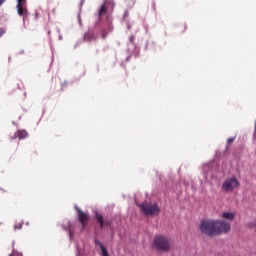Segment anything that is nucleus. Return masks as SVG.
Here are the masks:
<instances>
[{
	"label": "nucleus",
	"instance_id": "f257e3e1",
	"mask_svg": "<svg viewBox=\"0 0 256 256\" xmlns=\"http://www.w3.org/2000/svg\"><path fill=\"white\" fill-rule=\"evenodd\" d=\"M153 246L158 251L168 252L171 249L172 242L169 238L165 236L157 235L154 238Z\"/></svg>",
	"mask_w": 256,
	"mask_h": 256
},
{
	"label": "nucleus",
	"instance_id": "f03ea898",
	"mask_svg": "<svg viewBox=\"0 0 256 256\" xmlns=\"http://www.w3.org/2000/svg\"><path fill=\"white\" fill-rule=\"evenodd\" d=\"M200 231L208 237L216 236V220H203L199 225Z\"/></svg>",
	"mask_w": 256,
	"mask_h": 256
},
{
	"label": "nucleus",
	"instance_id": "7ed1b4c3",
	"mask_svg": "<svg viewBox=\"0 0 256 256\" xmlns=\"http://www.w3.org/2000/svg\"><path fill=\"white\" fill-rule=\"evenodd\" d=\"M139 207L146 216H154L160 213V208L156 203L144 202Z\"/></svg>",
	"mask_w": 256,
	"mask_h": 256
},
{
	"label": "nucleus",
	"instance_id": "20e7f679",
	"mask_svg": "<svg viewBox=\"0 0 256 256\" xmlns=\"http://www.w3.org/2000/svg\"><path fill=\"white\" fill-rule=\"evenodd\" d=\"M240 183L236 177L227 178L222 184V190L225 192H232L234 189L239 187Z\"/></svg>",
	"mask_w": 256,
	"mask_h": 256
},
{
	"label": "nucleus",
	"instance_id": "39448f33",
	"mask_svg": "<svg viewBox=\"0 0 256 256\" xmlns=\"http://www.w3.org/2000/svg\"><path fill=\"white\" fill-rule=\"evenodd\" d=\"M216 236L226 234L231 230V225L224 220H215Z\"/></svg>",
	"mask_w": 256,
	"mask_h": 256
},
{
	"label": "nucleus",
	"instance_id": "423d86ee",
	"mask_svg": "<svg viewBox=\"0 0 256 256\" xmlns=\"http://www.w3.org/2000/svg\"><path fill=\"white\" fill-rule=\"evenodd\" d=\"M17 12L19 16H22L23 18L28 17V9L25 6L26 0H17Z\"/></svg>",
	"mask_w": 256,
	"mask_h": 256
},
{
	"label": "nucleus",
	"instance_id": "0eeeda50",
	"mask_svg": "<svg viewBox=\"0 0 256 256\" xmlns=\"http://www.w3.org/2000/svg\"><path fill=\"white\" fill-rule=\"evenodd\" d=\"M75 210L78 213V221L80 222L83 229L87 226V222L89 221V215L83 212L79 207H75Z\"/></svg>",
	"mask_w": 256,
	"mask_h": 256
},
{
	"label": "nucleus",
	"instance_id": "6e6552de",
	"mask_svg": "<svg viewBox=\"0 0 256 256\" xmlns=\"http://www.w3.org/2000/svg\"><path fill=\"white\" fill-rule=\"evenodd\" d=\"M109 5H111L112 7H115V2H113L112 0H106L104 2V4L101 5L100 9L98 10L99 18L107 15V10L109 8Z\"/></svg>",
	"mask_w": 256,
	"mask_h": 256
},
{
	"label": "nucleus",
	"instance_id": "1a4fd4ad",
	"mask_svg": "<svg viewBox=\"0 0 256 256\" xmlns=\"http://www.w3.org/2000/svg\"><path fill=\"white\" fill-rule=\"evenodd\" d=\"M95 218H96V221L100 224L101 228H103L105 226L111 225L110 221H105L103 219V215L102 214L96 213Z\"/></svg>",
	"mask_w": 256,
	"mask_h": 256
},
{
	"label": "nucleus",
	"instance_id": "9d476101",
	"mask_svg": "<svg viewBox=\"0 0 256 256\" xmlns=\"http://www.w3.org/2000/svg\"><path fill=\"white\" fill-rule=\"evenodd\" d=\"M29 137L27 130H17L14 134V138H19L20 140L26 139Z\"/></svg>",
	"mask_w": 256,
	"mask_h": 256
},
{
	"label": "nucleus",
	"instance_id": "9b49d317",
	"mask_svg": "<svg viewBox=\"0 0 256 256\" xmlns=\"http://www.w3.org/2000/svg\"><path fill=\"white\" fill-rule=\"evenodd\" d=\"M222 217L226 220L233 221L235 219V213L225 212Z\"/></svg>",
	"mask_w": 256,
	"mask_h": 256
},
{
	"label": "nucleus",
	"instance_id": "f8f14e48",
	"mask_svg": "<svg viewBox=\"0 0 256 256\" xmlns=\"http://www.w3.org/2000/svg\"><path fill=\"white\" fill-rule=\"evenodd\" d=\"M100 249L102 251V256H109V252H107V248L100 244Z\"/></svg>",
	"mask_w": 256,
	"mask_h": 256
},
{
	"label": "nucleus",
	"instance_id": "ddd939ff",
	"mask_svg": "<svg viewBox=\"0 0 256 256\" xmlns=\"http://www.w3.org/2000/svg\"><path fill=\"white\" fill-rule=\"evenodd\" d=\"M247 227L250 228V229H254L255 232H256V220L252 221V222H249L247 224Z\"/></svg>",
	"mask_w": 256,
	"mask_h": 256
},
{
	"label": "nucleus",
	"instance_id": "4468645a",
	"mask_svg": "<svg viewBox=\"0 0 256 256\" xmlns=\"http://www.w3.org/2000/svg\"><path fill=\"white\" fill-rule=\"evenodd\" d=\"M92 39H95V37L93 36V34H91V33L86 34V40H87V41H92Z\"/></svg>",
	"mask_w": 256,
	"mask_h": 256
},
{
	"label": "nucleus",
	"instance_id": "2eb2a0df",
	"mask_svg": "<svg viewBox=\"0 0 256 256\" xmlns=\"http://www.w3.org/2000/svg\"><path fill=\"white\" fill-rule=\"evenodd\" d=\"M6 34L5 28H0V38H2Z\"/></svg>",
	"mask_w": 256,
	"mask_h": 256
},
{
	"label": "nucleus",
	"instance_id": "dca6fc26",
	"mask_svg": "<svg viewBox=\"0 0 256 256\" xmlns=\"http://www.w3.org/2000/svg\"><path fill=\"white\" fill-rule=\"evenodd\" d=\"M234 140H235V138H228L227 143L231 144V143H233Z\"/></svg>",
	"mask_w": 256,
	"mask_h": 256
},
{
	"label": "nucleus",
	"instance_id": "f3484780",
	"mask_svg": "<svg viewBox=\"0 0 256 256\" xmlns=\"http://www.w3.org/2000/svg\"><path fill=\"white\" fill-rule=\"evenodd\" d=\"M107 37V34L105 32H102V38L105 39Z\"/></svg>",
	"mask_w": 256,
	"mask_h": 256
},
{
	"label": "nucleus",
	"instance_id": "a211bd4d",
	"mask_svg": "<svg viewBox=\"0 0 256 256\" xmlns=\"http://www.w3.org/2000/svg\"><path fill=\"white\" fill-rule=\"evenodd\" d=\"M16 229H22V224H19L18 226H15Z\"/></svg>",
	"mask_w": 256,
	"mask_h": 256
},
{
	"label": "nucleus",
	"instance_id": "6ab92c4d",
	"mask_svg": "<svg viewBox=\"0 0 256 256\" xmlns=\"http://www.w3.org/2000/svg\"><path fill=\"white\" fill-rule=\"evenodd\" d=\"M6 2V0H0V7L2 6V4H4Z\"/></svg>",
	"mask_w": 256,
	"mask_h": 256
},
{
	"label": "nucleus",
	"instance_id": "aec40b11",
	"mask_svg": "<svg viewBox=\"0 0 256 256\" xmlns=\"http://www.w3.org/2000/svg\"><path fill=\"white\" fill-rule=\"evenodd\" d=\"M68 232H69L70 238L73 237V233H71V229H68Z\"/></svg>",
	"mask_w": 256,
	"mask_h": 256
},
{
	"label": "nucleus",
	"instance_id": "412c9836",
	"mask_svg": "<svg viewBox=\"0 0 256 256\" xmlns=\"http://www.w3.org/2000/svg\"><path fill=\"white\" fill-rule=\"evenodd\" d=\"M95 244H96V245H99L100 247H101V245H103V244H101V242H99V241H95Z\"/></svg>",
	"mask_w": 256,
	"mask_h": 256
},
{
	"label": "nucleus",
	"instance_id": "4be33fe9",
	"mask_svg": "<svg viewBox=\"0 0 256 256\" xmlns=\"http://www.w3.org/2000/svg\"><path fill=\"white\" fill-rule=\"evenodd\" d=\"M25 53V50H21L20 52H19V54H24Z\"/></svg>",
	"mask_w": 256,
	"mask_h": 256
},
{
	"label": "nucleus",
	"instance_id": "5701e85b",
	"mask_svg": "<svg viewBox=\"0 0 256 256\" xmlns=\"http://www.w3.org/2000/svg\"><path fill=\"white\" fill-rule=\"evenodd\" d=\"M255 131H256V124H255Z\"/></svg>",
	"mask_w": 256,
	"mask_h": 256
}]
</instances>
